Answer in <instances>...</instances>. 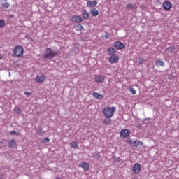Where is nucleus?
<instances>
[{
	"mask_svg": "<svg viewBox=\"0 0 179 179\" xmlns=\"http://www.w3.org/2000/svg\"><path fill=\"white\" fill-rule=\"evenodd\" d=\"M174 78H176V77L173 75H170V76H169L168 79L169 80H171L174 79Z\"/></svg>",
	"mask_w": 179,
	"mask_h": 179,
	"instance_id": "nucleus-33",
	"label": "nucleus"
},
{
	"mask_svg": "<svg viewBox=\"0 0 179 179\" xmlns=\"http://www.w3.org/2000/svg\"><path fill=\"white\" fill-rule=\"evenodd\" d=\"M37 134L38 135H43V134H45V131L43 130V128L41 127L37 129Z\"/></svg>",
	"mask_w": 179,
	"mask_h": 179,
	"instance_id": "nucleus-24",
	"label": "nucleus"
},
{
	"mask_svg": "<svg viewBox=\"0 0 179 179\" xmlns=\"http://www.w3.org/2000/svg\"><path fill=\"white\" fill-rule=\"evenodd\" d=\"M8 147L11 149H15L16 148V141H15L13 138L10 139L8 141Z\"/></svg>",
	"mask_w": 179,
	"mask_h": 179,
	"instance_id": "nucleus-9",
	"label": "nucleus"
},
{
	"mask_svg": "<svg viewBox=\"0 0 179 179\" xmlns=\"http://www.w3.org/2000/svg\"><path fill=\"white\" fill-rule=\"evenodd\" d=\"M163 8L164 10H170L171 9V3L169 1H165L163 3Z\"/></svg>",
	"mask_w": 179,
	"mask_h": 179,
	"instance_id": "nucleus-11",
	"label": "nucleus"
},
{
	"mask_svg": "<svg viewBox=\"0 0 179 179\" xmlns=\"http://www.w3.org/2000/svg\"><path fill=\"white\" fill-rule=\"evenodd\" d=\"M103 125H110L111 124V117H107L103 119Z\"/></svg>",
	"mask_w": 179,
	"mask_h": 179,
	"instance_id": "nucleus-17",
	"label": "nucleus"
},
{
	"mask_svg": "<svg viewBox=\"0 0 179 179\" xmlns=\"http://www.w3.org/2000/svg\"><path fill=\"white\" fill-rule=\"evenodd\" d=\"M143 146V143L142 141L137 140V145L136 148H142Z\"/></svg>",
	"mask_w": 179,
	"mask_h": 179,
	"instance_id": "nucleus-27",
	"label": "nucleus"
},
{
	"mask_svg": "<svg viewBox=\"0 0 179 179\" xmlns=\"http://www.w3.org/2000/svg\"><path fill=\"white\" fill-rule=\"evenodd\" d=\"M146 120H150V118H145V119H143V122H145V121H146Z\"/></svg>",
	"mask_w": 179,
	"mask_h": 179,
	"instance_id": "nucleus-39",
	"label": "nucleus"
},
{
	"mask_svg": "<svg viewBox=\"0 0 179 179\" xmlns=\"http://www.w3.org/2000/svg\"><path fill=\"white\" fill-rule=\"evenodd\" d=\"M3 178V174H0V179Z\"/></svg>",
	"mask_w": 179,
	"mask_h": 179,
	"instance_id": "nucleus-38",
	"label": "nucleus"
},
{
	"mask_svg": "<svg viewBox=\"0 0 179 179\" xmlns=\"http://www.w3.org/2000/svg\"><path fill=\"white\" fill-rule=\"evenodd\" d=\"M70 145L71 148H73V149H78L79 148V143L77 141H73L72 143H70Z\"/></svg>",
	"mask_w": 179,
	"mask_h": 179,
	"instance_id": "nucleus-21",
	"label": "nucleus"
},
{
	"mask_svg": "<svg viewBox=\"0 0 179 179\" xmlns=\"http://www.w3.org/2000/svg\"><path fill=\"white\" fill-rule=\"evenodd\" d=\"M14 110L15 111L16 114H22V110L20 108H15Z\"/></svg>",
	"mask_w": 179,
	"mask_h": 179,
	"instance_id": "nucleus-30",
	"label": "nucleus"
},
{
	"mask_svg": "<svg viewBox=\"0 0 179 179\" xmlns=\"http://www.w3.org/2000/svg\"><path fill=\"white\" fill-rule=\"evenodd\" d=\"M129 90L130 93H131V94H136V91L135 90V89H134V87H129Z\"/></svg>",
	"mask_w": 179,
	"mask_h": 179,
	"instance_id": "nucleus-28",
	"label": "nucleus"
},
{
	"mask_svg": "<svg viewBox=\"0 0 179 179\" xmlns=\"http://www.w3.org/2000/svg\"><path fill=\"white\" fill-rule=\"evenodd\" d=\"M35 80L38 83H43V82L45 81V76L44 74H41V76H37L35 78Z\"/></svg>",
	"mask_w": 179,
	"mask_h": 179,
	"instance_id": "nucleus-7",
	"label": "nucleus"
},
{
	"mask_svg": "<svg viewBox=\"0 0 179 179\" xmlns=\"http://www.w3.org/2000/svg\"><path fill=\"white\" fill-rule=\"evenodd\" d=\"M5 26V20H0V27H3Z\"/></svg>",
	"mask_w": 179,
	"mask_h": 179,
	"instance_id": "nucleus-32",
	"label": "nucleus"
},
{
	"mask_svg": "<svg viewBox=\"0 0 179 179\" xmlns=\"http://www.w3.org/2000/svg\"><path fill=\"white\" fill-rule=\"evenodd\" d=\"M10 135H17V132L16 131H12L10 132Z\"/></svg>",
	"mask_w": 179,
	"mask_h": 179,
	"instance_id": "nucleus-34",
	"label": "nucleus"
},
{
	"mask_svg": "<svg viewBox=\"0 0 179 179\" xmlns=\"http://www.w3.org/2000/svg\"><path fill=\"white\" fill-rule=\"evenodd\" d=\"M156 66H164V62L163 60L157 59L155 61Z\"/></svg>",
	"mask_w": 179,
	"mask_h": 179,
	"instance_id": "nucleus-19",
	"label": "nucleus"
},
{
	"mask_svg": "<svg viewBox=\"0 0 179 179\" xmlns=\"http://www.w3.org/2000/svg\"><path fill=\"white\" fill-rule=\"evenodd\" d=\"M141 169L142 166L139 163H136L132 166V171L134 174H139V173H141Z\"/></svg>",
	"mask_w": 179,
	"mask_h": 179,
	"instance_id": "nucleus-4",
	"label": "nucleus"
},
{
	"mask_svg": "<svg viewBox=\"0 0 179 179\" xmlns=\"http://www.w3.org/2000/svg\"><path fill=\"white\" fill-rule=\"evenodd\" d=\"M120 59V57H118V56L114 55L110 56V59H109V62L110 64H115L117 62H118Z\"/></svg>",
	"mask_w": 179,
	"mask_h": 179,
	"instance_id": "nucleus-10",
	"label": "nucleus"
},
{
	"mask_svg": "<svg viewBox=\"0 0 179 179\" xmlns=\"http://www.w3.org/2000/svg\"><path fill=\"white\" fill-rule=\"evenodd\" d=\"M131 135V132L128 129H122L120 131V138H128Z\"/></svg>",
	"mask_w": 179,
	"mask_h": 179,
	"instance_id": "nucleus-6",
	"label": "nucleus"
},
{
	"mask_svg": "<svg viewBox=\"0 0 179 179\" xmlns=\"http://www.w3.org/2000/svg\"><path fill=\"white\" fill-rule=\"evenodd\" d=\"M82 17L84 19V20H87V19H89V17H90V13H89V12H87V10H84L82 13Z\"/></svg>",
	"mask_w": 179,
	"mask_h": 179,
	"instance_id": "nucleus-15",
	"label": "nucleus"
},
{
	"mask_svg": "<svg viewBox=\"0 0 179 179\" xmlns=\"http://www.w3.org/2000/svg\"><path fill=\"white\" fill-rule=\"evenodd\" d=\"M166 50H168V52H170L171 54H172V52H174V50H176V47L171 46V47L167 48Z\"/></svg>",
	"mask_w": 179,
	"mask_h": 179,
	"instance_id": "nucleus-23",
	"label": "nucleus"
},
{
	"mask_svg": "<svg viewBox=\"0 0 179 179\" xmlns=\"http://www.w3.org/2000/svg\"><path fill=\"white\" fill-rule=\"evenodd\" d=\"M117 52V50H115V48H113V47H110L108 48V55H115Z\"/></svg>",
	"mask_w": 179,
	"mask_h": 179,
	"instance_id": "nucleus-16",
	"label": "nucleus"
},
{
	"mask_svg": "<svg viewBox=\"0 0 179 179\" xmlns=\"http://www.w3.org/2000/svg\"><path fill=\"white\" fill-rule=\"evenodd\" d=\"M90 14L92 15V16L96 17V16H99V10H97L96 8H94L91 10Z\"/></svg>",
	"mask_w": 179,
	"mask_h": 179,
	"instance_id": "nucleus-20",
	"label": "nucleus"
},
{
	"mask_svg": "<svg viewBox=\"0 0 179 179\" xmlns=\"http://www.w3.org/2000/svg\"><path fill=\"white\" fill-rule=\"evenodd\" d=\"M74 29H76L77 31H82V30H83V26H82V24H78L74 26Z\"/></svg>",
	"mask_w": 179,
	"mask_h": 179,
	"instance_id": "nucleus-22",
	"label": "nucleus"
},
{
	"mask_svg": "<svg viewBox=\"0 0 179 179\" xmlns=\"http://www.w3.org/2000/svg\"><path fill=\"white\" fill-rule=\"evenodd\" d=\"M55 179H62V178L57 177Z\"/></svg>",
	"mask_w": 179,
	"mask_h": 179,
	"instance_id": "nucleus-40",
	"label": "nucleus"
},
{
	"mask_svg": "<svg viewBox=\"0 0 179 179\" xmlns=\"http://www.w3.org/2000/svg\"><path fill=\"white\" fill-rule=\"evenodd\" d=\"M127 8H128V9L132 10L133 8H135V6H134V4H132V3H129V4H128V5L127 6Z\"/></svg>",
	"mask_w": 179,
	"mask_h": 179,
	"instance_id": "nucleus-31",
	"label": "nucleus"
},
{
	"mask_svg": "<svg viewBox=\"0 0 179 179\" xmlns=\"http://www.w3.org/2000/svg\"><path fill=\"white\" fill-rule=\"evenodd\" d=\"M113 45L117 48V50H124V48H125V45L121 41H115L113 43Z\"/></svg>",
	"mask_w": 179,
	"mask_h": 179,
	"instance_id": "nucleus-5",
	"label": "nucleus"
},
{
	"mask_svg": "<svg viewBox=\"0 0 179 179\" xmlns=\"http://www.w3.org/2000/svg\"><path fill=\"white\" fill-rule=\"evenodd\" d=\"M44 142H45V143H48V142H50V138H44Z\"/></svg>",
	"mask_w": 179,
	"mask_h": 179,
	"instance_id": "nucleus-36",
	"label": "nucleus"
},
{
	"mask_svg": "<svg viewBox=\"0 0 179 179\" xmlns=\"http://www.w3.org/2000/svg\"><path fill=\"white\" fill-rule=\"evenodd\" d=\"M23 47L20 45L16 46L13 50V54L15 57H22L23 55Z\"/></svg>",
	"mask_w": 179,
	"mask_h": 179,
	"instance_id": "nucleus-3",
	"label": "nucleus"
},
{
	"mask_svg": "<svg viewBox=\"0 0 179 179\" xmlns=\"http://www.w3.org/2000/svg\"><path fill=\"white\" fill-rule=\"evenodd\" d=\"M79 166L80 167H82V169H84V170H86V171H89L90 167L88 163L84 162L80 164Z\"/></svg>",
	"mask_w": 179,
	"mask_h": 179,
	"instance_id": "nucleus-18",
	"label": "nucleus"
},
{
	"mask_svg": "<svg viewBox=\"0 0 179 179\" xmlns=\"http://www.w3.org/2000/svg\"><path fill=\"white\" fill-rule=\"evenodd\" d=\"M87 8H94V6H97V1L96 0H93V1H90V0H87Z\"/></svg>",
	"mask_w": 179,
	"mask_h": 179,
	"instance_id": "nucleus-8",
	"label": "nucleus"
},
{
	"mask_svg": "<svg viewBox=\"0 0 179 179\" xmlns=\"http://www.w3.org/2000/svg\"><path fill=\"white\" fill-rule=\"evenodd\" d=\"M24 94H26L27 96H30L31 94V92H25Z\"/></svg>",
	"mask_w": 179,
	"mask_h": 179,
	"instance_id": "nucleus-37",
	"label": "nucleus"
},
{
	"mask_svg": "<svg viewBox=\"0 0 179 179\" xmlns=\"http://www.w3.org/2000/svg\"><path fill=\"white\" fill-rule=\"evenodd\" d=\"M58 54H59V51H54L50 48H46V53L43 55V58H45V59H52V58H55Z\"/></svg>",
	"mask_w": 179,
	"mask_h": 179,
	"instance_id": "nucleus-1",
	"label": "nucleus"
},
{
	"mask_svg": "<svg viewBox=\"0 0 179 179\" xmlns=\"http://www.w3.org/2000/svg\"><path fill=\"white\" fill-rule=\"evenodd\" d=\"M92 97L94 99H98V100H103V99H104V95L100 94L97 92H94L92 93Z\"/></svg>",
	"mask_w": 179,
	"mask_h": 179,
	"instance_id": "nucleus-14",
	"label": "nucleus"
},
{
	"mask_svg": "<svg viewBox=\"0 0 179 179\" xmlns=\"http://www.w3.org/2000/svg\"><path fill=\"white\" fill-rule=\"evenodd\" d=\"M94 79L96 83H101L102 82H104V80H106V76L99 75L95 76Z\"/></svg>",
	"mask_w": 179,
	"mask_h": 179,
	"instance_id": "nucleus-12",
	"label": "nucleus"
},
{
	"mask_svg": "<svg viewBox=\"0 0 179 179\" xmlns=\"http://www.w3.org/2000/svg\"><path fill=\"white\" fill-rule=\"evenodd\" d=\"M104 37L105 38H108L110 37V34H108V32H106Z\"/></svg>",
	"mask_w": 179,
	"mask_h": 179,
	"instance_id": "nucleus-35",
	"label": "nucleus"
},
{
	"mask_svg": "<svg viewBox=\"0 0 179 179\" xmlns=\"http://www.w3.org/2000/svg\"><path fill=\"white\" fill-rule=\"evenodd\" d=\"M2 8H4V9H8L9 8L10 5L8 2H5L1 4Z\"/></svg>",
	"mask_w": 179,
	"mask_h": 179,
	"instance_id": "nucleus-25",
	"label": "nucleus"
},
{
	"mask_svg": "<svg viewBox=\"0 0 179 179\" xmlns=\"http://www.w3.org/2000/svg\"><path fill=\"white\" fill-rule=\"evenodd\" d=\"M72 19L74 23H82L83 20V18H82V17H80V15H73Z\"/></svg>",
	"mask_w": 179,
	"mask_h": 179,
	"instance_id": "nucleus-13",
	"label": "nucleus"
},
{
	"mask_svg": "<svg viewBox=\"0 0 179 179\" xmlns=\"http://www.w3.org/2000/svg\"><path fill=\"white\" fill-rule=\"evenodd\" d=\"M130 142H131L130 143L132 146H134V148H136L138 140H136L134 141H130Z\"/></svg>",
	"mask_w": 179,
	"mask_h": 179,
	"instance_id": "nucleus-29",
	"label": "nucleus"
},
{
	"mask_svg": "<svg viewBox=\"0 0 179 179\" xmlns=\"http://www.w3.org/2000/svg\"><path fill=\"white\" fill-rule=\"evenodd\" d=\"M92 157H94V159H100V154L96 152L92 154Z\"/></svg>",
	"mask_w": 179,
	"mask_h": 179,
	"instance_id": "nucleus-26",
	"label": "nucleus"
},
{
	"mask_svg": "<svg viewBox=\"0 0 179 179\" xmlns=\"http://www.w3.org/2000/svg\"><path fill=\"white\" fill-rule=\"evenodd\" d=\"M115 111V107H106L103 109V115L107 118H111L114 115V112Z\"/></svg>",
	"mask_w": 179,
	"mask_h": 179,
	"instance_id": "nucleus-2",
	"label": "nucleus"
},
{
	"mask_svg": "<svg viewBox=\"0 0 179 179\" xmlns=\"http://www.w3.org/2000/svg\"><path fill=\"white\" fill-rule=\"evenodd\" d=\"M2 58V55L0 54V59H1Z\"/></svg>",
	"mask_w": 179,
	"mask_h": 179,
	"instance_id": "nucleus-41",
	"label": "nucleus"
}]
</instances>
